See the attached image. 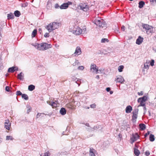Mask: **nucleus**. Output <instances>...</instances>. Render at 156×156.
<instances>
[{
  "label": "nucleus",
  "instance_id": "36",
  "mask_svg": "<svg viewBox=\"0 0 156 156\" xmlns=\"http://www.w3.org/2000/svg\"><path fill=\"white\" fill-rule=\"evenodd\" d=\"M138 109H135L133 112V114L135 115H137L138 113Z\"/></svg>",
  "mask_w": 156,
  "mask_h": 156
},
{
  "label": "nucleus",
  "instance_id": "28",
  "mask_svg": "<svg viewBox=\"0 0 156 156\" xmlns=\"http://www.w3.org/2000/svg\"><path fill=\"white\" fill-rule=\"evenodd\" d=\"M149 140L151 141H154L155 140L154 135L152 134H151L150 135Z\"/></svg>",
  "mask_w": 156,
  "mask_h": 156
},
{
  "label": "nucleus",
  "instance_id": "56",
  "mask_svg": "<svg viewBox=\"0 0 156 156\" xmlns=\"http://www.w3.org/2000/svg\"><path fill=\"white\" fill-rule=\"evenodd\" d=\"M110 90L111 89L110 87H107L106 88V90L108 92H109Z\"/></svg>",
  "mask_w": 156,
  "mask_h": 156
},
{
  "label": "nucleus",
  "instance_id": "61",
  "mask_svg": "<svg viewBox=\"0 0 156 156\" xmlns=\"http://www.w3.org/2000/svg\"><path fill=\"white\" fill-rule=\"evenodd\" d=\"M113 93V92L112 91H110V94H112Z\"/></svg>",
  "mask_w": 156,
  "mask_h": 156
},
{
  "label": "nucleus",
  "instance_id": "59",
  "mask_svg": "<svg viewBox=\"0 0 156 156\" xmlns=\"http://www.w3.org/2000/svg\"><path fill=\"white\" fill-rule=\"evenodd\" d=\"M54 103H55L56 104H59L58 103V101H55L54 102H53Z\"/></svg>",
  "mask_w": 156,
  "mask_h": 156
},
{
  "label": "nucleus",
  "instance_id": "48",
  "mask_svg": "<svg viewBox=\"0 0 156 156\" xmlns=\"http://www.w3.org/2000/svg\"><path fill=\"white\" fill-rule=\"evenodd\" d=\"M154 60H152L150 62V65L151 66H153L154 65Z\"/></svg>",
  "mask_w": 156,
  "mask_h": 156
},
{
  "label": "nucleus",
  "instance_id": "23",
  "mask_svg": "<svg viewBox=\"0 0 156 156\" xmlns=\"http://www.w3.org/2000/svg\"><path fill=\"white\" fill-rule=\"evenodd\" d=\"M7 17L8 19H13L14 18V16L12 13H10L8 14Z\"/></svg>",
  "mask_w": 156,
  "mask_h": 156
},
{
  "label": "nucleus",
  "instance_id": "12",
  "mask_svg": "<svg viewBox=\"0 0 156 156\" xmlns=\"http://www.w3.org/2000/svg\"><path fill=\"white\" fill-rule=\"evenodd\" d=\"M18 70V68L16 66H13L9 68L8 70L9 73H13L15 71H17Z\"/></svg>",
  "mask_w": 156,
  "mask_h": 156
},
{
  "label": "nucleus",
  "instance_id": "26",
  "mask_svg": "<svg viewBox=\"0 0 156 156\" xmlns=\"http://www.w3.org/2000/svg\"><path fill=\"white\" fill-rule=\"evenodd\" d=\"M35 86L33 85H30L28 86V89L30 91H32L34 89Z\"/></svg>",
  "mask_w": 156,
  "mask_h": 156
},
{
  "label": "nucleus",
  "instance_id": "25",
  "mask_svg": "<svg viewBox=\"0 0 156 156\" xmlns=\"http://www.w3.org/2000/svg\"><path fill=\"white\" fill-rule=\"evenodd\" d=\"M52 7V4L50 2H47V8L48 9H50Z\"/></svg>",
  "mask_w": 156,
  "mask_h": 156
},
{
  "label": "nucleus",
  "instance_id": "21",
  "mask_svg": "<svg viewBox=\"0 0 156 156\" xmlns=\"http://www.w3.org/2000/svg\"><path fill=\"white\" fill-rule=\"evenodd\" d=\"M134 150L135 155L136 156H138L140 153L138 149L135 148H134Z\"/></svg>",
  "mask_w": 156,
  "mask_h": 156
},
{
  "label": "nucleus",
  "instance_id": "20",
  "mask_svg": "<svg viewBox=\"0 0 156 156\" xmlns=\"http://www.w3.org/2000/svg\"><path fill=\"white\" fill-rule=\"evenodd\" d=\"M140 128L141 130H144L146 128V126L144 124H139Z\"/></svg>",
  "mask_w": 156,
  "mask_h": 156
},
{
  "label": "nucleus",
  "instance_id": "3",
  "mask_svg": "<svg viewBox=\"0 0 156 156\" xmlns=\"http://www.w3.org/2000/svg\"><path fill=\"white\" fill-rule=\"evenodd\" d=\"M94 23L100 27L103 28L106 27V25L104 20L101 18H97L95 20Z\"/></svg>",
  "mask_w": 156,
  "mask_h": 156
},
{
  "label": "nucleus",
  "instance_id": "45",
  "mask_svg": "<svg viewBox=\"0 0 156 156\" xmlns=\"http://www.w3.org/2000/svg\"><path fill=\"white\" fill-rule=\"evenodd\" d=\"M144 67L145 69H148L149 68V66L147 63H145L144 64Z\"/></svg>",
  "mask_w": 156,
  "mask_h": 156
},
{
  "label": "nucleus",
  "instance_id": "5",
  "mask_svg": "<svg viewBox=\"0 0 156 156\" xmlns=\"http://www.w3.org/2000/svg\"><path fill=\"white\" fill-rule=\"evenodd\" d=\"M142 27L143 29H145L147 34H150L154 32V27L151 26L147 24H144L143 25Z\"/></svg>",
  "mask_w": 156,
  "mask_h": 156
},
{
  "label": "nucleus",
  "instance_id": "55",
  "mask_svg": "<svg viewBox=\"0 0 156 156\" xmlns=\"http://www.w3.org/2000/svg\"><path fill=\"white\" fill-rule=\"evenodd\" d=\"M68 5V7L69 5H71L72 4V2H68L67 3H66Z\"/></svg>",
  "mask_w": 156,
  "mask_h": 156
},
{
  "label": "nucleus",
  "instance_id": "54",
  "mask_svg": "<svg viewBox=\"0 0 156 156\" xmlns=\"http://www.w3.org/2000/svg\"><path fill=\"white\" fill-rule=\"evenodd\" d=\"M121 30L122 31H124L125 30V27L124 26H122L121 27Z\"/></svg>",
  "mask_w": 156,
  "mask_h": 156
},
{
  "label": "nucleus",
  "instance_id": "33",
  "mask_svg": "<svg viewBox=\"0 0 156 156\" xmlns=\"http://www.w3.org/2000/svg\"><path fill=\"white\" fill-rule=\"evenodd\" d=\"M80 65V63L79 62V61L77 60H76L74 63L73 65V66H76V65L79 66Z\"/></svg>",
  "mask_w": 156,
  "mask_h": 156
},
{
  "label": "nucleus",
  "instance_id": "13",
  "mask_svg": "<svg viewBox=\"0 0 156 156\" xmlns=\"http://www.w3.org/2000/svg\"><path fill=\"white\" fill-rule=\"evenodd\" d=\"M143 38L140 36H139L138 38L136 39V43L138 45L140 44L143 42Z\"/></svg>",
  "mask_w": 156,
  "mask_h": 156
},
{
  "label": "nucleus",
  "instance_id": "31",
  "mask_svg": "<svg viewBox=\"0 0 156 156\" xmlns=\"http://www.w3.org/2000/svg\"><path fill=\"white\" fill-rule=\"evenodd\" d=\"M22 97L26 100L28 99V97L26 94H22Z\"/></svg>",
  "mask_w": 156,
  "mask_h": 156
},
{
  "label": "nucleus",
  "instance_id": "40",
  "mask_svg": "<svg viewBox=\"0 0 156 156\" xmlns=\"http://www.w3.org/2000/svg\"><path fill=\"white\" fill-rule=\"evenodd\" d=\"M84 67L83 66H79L78 67V69H79V70H83V69H84Z\"/></svg>",
  "mask_w": 156,
  "mask_h": 156
},
{
  "label": "nucleus",
  "instance_id": "2",
  "mask_svg": "<svg viewBox=\"0 0 156 156\" xmlns=\"http://www.w3.org/2000/svg\"><path fill=\"white\" fill-rule=\"evenodd\" d=\"M61 23L59 22H54L50 23L46 27V29L49 32H51L56 29L58 28L60 26Z\"/></svg>",
  "mask_w": 156,
  "mask_h": 156
},
{
  "label": "nucleus",
  "instance_id": "10",
  "mask_svg": "<svg viewBox=\"0 0 156 156\" xmlns=\"http://www.w3.org/2000/svg\"><path fill=\"white\" fill-rule=\"evenodd\" d=\"M90 70L93 72L96 71V73H98V70L96 68V66L95 64H92L90 66Z\"/></svg>",
  "mask_w": 156,
  "mask_h": 156
},
{
  "label": "nucleus",
  "instance_id": "34",
  "mask_svg": "<svg viewBox=\"0 0 156 156\" xmlns=\"http://www.w3.org/2000/svg\"><path fill=\"white\" fill-rule=\"evenodd\" d=\"M123 68L124 66H120L119 67L118 70L119 72H121L122 71Z\"/></svg>",
  "mask_w": 156,
  "mask_h": 156
},
{
  "label": "nucleus",
  "instance_id": "19",
  "mask_svg": "<svg viewBox=\"0 0 156 156\" xmlns=\"http://www.w3.org/2000/svg\"><path fill=\"white\" fill-rule=\"evenodd\" d=\"M23 76H24L22 72H21L19 74H18V76H17V78L18 79L21 80H23Z\"/></svg>",
  "mask_w": 156,
  "mask_h": 156
},
{
  "label": "nucleus",
  "instance_id": "43",
  "mask_svg": "<svg viewBox=\"0 0 156 156\" xmlns=\"http://www.w3.org/2000/svg\"><path fill=\"white\" fill-rule=\"evenodd\" d=\"M27 108H28V109L27 110V114H29V113L30 111L31 108H30V107L29 106H27Z\"/></svg>",
  "mask_w": 156,
  "mask_h": 156
},
{
  "label": "nucleus",
  "instance_id": "57",
  "mask_svg": "<svg viewBox=\"0 0 156 156\" xmlns=\"http://www.w3.org/2000/svg\"><path fill=\"white\" fill-rule=\"evenodd\" d=\"M151 2L154 3V2L156 3V0H150Z\"/></svg>",
  "mask_w": 156,
  "mask_h": 156
},
{
  "label": "nucleus",
  "instance_id": "41",
  "mask_svg": "<svg viewBox=\"0 0 156 156\" xmlns=\"http://www.w3.org/2000/svg\"><path fill=\"white\" fill-rule=\"evenodd\" d=\"M28 5V3L27 2L21 4V6L22 7H25L27 6Z\"/></svg>",
  "mask_w": 156,
  "mask_h": 156
},
{
  "label": "nucleus",
  "instance_id": "53",
  "mask_svg": "<svg viewBox=\"0 0 156 156\" xmlns=\"http://www.w3.org/2000/svg\"><path fill=\"white\" fill-rule=\"evenodd\" d=\"M150 133V131H148L147 133H146L145 135L144 136L145 137H146L148 135H149Z\"/></svg>",
  "mask_w": 156,
  "mask_h": 156
},
{
  "label": "nucleus",
  "instance_id": "39",
  "mask_svg": "<svg viewBox=\"0 0 156 156\" xmlns=\"http://www.w3.org/2000/svg\"><path fill=\"white\" fill-rule=\"evenodd\" d=\"M45 114L43 113H38L37 115L36 116V119L38 118H39L40 116H41V115H44Z\"/></svg>",
  "mask_w": 156,
  "mask_h": 156
},
{
  "label": "nucleus",
  "instance_id": "64",
  "mask_svg": "<svg viewBox=\"0 0 156 156\" xmlns=\"http://www.w3.org/2000/svg\"><path fill=\"white\" fill-rule=\"evenodd\" d=\"M44 115H41V116L42 117H43Z\"/></svg>",
  "mask_w": 156,
  "mask_h": 156
},
{
  "label": "nucleus",
  "instance_id": "24",
  "mask_svg": "<svg viewBox=\"0 0 156 156\" xmlns=\"http://www.w3.org/2000/svg\"><path fill=\"white\" fill-rule=\"evenodd\" d=\"M85 125L87 126L88 127H90V128H88L87 129L88 131H93V129H95V128H97V127H94L93 128H92L90 127V126H89V124L88 123H86L85 124Z\"/></svg>",
  "mask_w": 156,
  "mask_h": 156
},
{
  "label": "nucleus",
  "instance_id": "22",
  "mask_svg": "<svg viewBox=\"0 0 156 156\" xmlns=\"http://www.w3.org/2000/svg\"><path fill=\"white\" fill-rule=\"evenodd\" d=\"M145 5V3L144 1H141L139 3V7L140 8H142Z\"/></svg>",
  "mask_w": 156,
  "mask_h": 156
},
{
  "label": "nucleus",
  "instance_id": "27",
  "mask_svg": "<svg viewBox=\"0 0 156 156\" xmlns=\"http://www.w3.org/2000/svg\"><path fill=\"white\" fill-rule=\"evenodd\" d=\"M94 150L93 149H90L89 155L90 156H95V154L94 152Z\"/></svg>",
  "mask_w": 156,
  "mask_h": 156
},
{
  "label": "nucleus",
  "instance_id": "51",
  "mask_svg": "<svg viewBox=\"0 0 156 156\" xmlns=\"http://www.w3.org/2000/svg\"><path fill=\"white\" fill-rule=\"evenodd\" d=\"M5 90L8 91V92H9V91H10V90H9V87H8V86H6V87H5Z\"/></svg>",
  "mask_w": 156,
  "mask_h": 156
},
{
  "label": "nucleus",
  "instance_id": "38",
  "mask_svg": "<svg viewBox=\"0 0 156 156\" xmlns=\"http://www.w3.org/2000/svg\"><path fill=\"white\" fill-rule=\"evenodd\" d=\"M13 139L12 136H6V140H12Z\"/></svg>",
  "mask_w": 156,
  "mask_h": 156
},
{
  "label": "nucleus",
  "instance_id": "58",
  "mask_svg": "<svg viewBox=\"0 0 156 156\" xmlns=\"http://www.w3.org/2000/svg\"><path fill=\"white\" fill-rule=\"evenodd\" d=\"M55 47L57 48H58V47H59V45H58L57 44H55Z\"/></svg>",
  "mask_w": 156,
  "mask_h": 156
},
{
  "label": "nucleus",
  "instance_id": "62",
  "mask_svg": "<svg viewBox=\"0 0 156 156\" xmlns=\"http://www.w3.org/2000/svg\"><path fill=\"white\" fill-rule=\"evenodd\" d=\"M144 110H146V108L145 107H144Z\"/></svg>",
  "mask_w": 156,
  "mask_h": 156
},
{
  "label": "nucleus",
  "instance_id": "6",
  "mask_svg": "<svg viewBox=\"0 0 156 156\" xmlns=\"http://www.w3.org/2000/svg\"><path fill=\"white\" fill-rule=\"evenodd\" d=\"M80 6L81 9L85 12L89 9V6L85 3H81L80 5Z\"/></svg>",
  "mask_w": 156,
  "mask_h": 156
},
{
  "label": "nucleus",
  "instance_id": "49",
  "mask_svg": "<svg viewBox=\"0 0 156 156\" xmlns=\"http://www.w3.org/2000/svg\"><path fill=\"white\" fill-rule=\"evenodd\" d=\"M137 94L141 96L143 94L144 92L143 91H141L140 92H138Z\"/></svg>",
  "mask_w": 156,
  "mask_h": 156
},
{
  "label": "nucleus",
  "instance_id": "7",
  "mask_svg": "<svg viewBox=\"0 0 156 156\" xmlns=\"http://www.w3.org/2000/svg\"><path fill=\"white\" fill-rule=\"evenodd\" d=\"M115 81L116 83H124V80L123 78L120 75H118L116 76Z\"/></svg>",
  "mask_w": 156,
  "mask_h": 156
},
{
  "label": "nucleus",
  "instance_id": "37",
  "mask_svg": "<svg viewBox=\"0 0 156 156\" xmlns=\"http://www.w3.org/2000/svg\"><path fill=\"white\" fill-rule=\"evenodd\" d=\"M108 40L107 38H102L101 40V42L102 43H105L106 42H108Z\"/></svg>",
  "mask_w": 156,
  "mask_h": 156
},
{
  "label": "nucleus",
  "instance_id": "9",
  "mask_svg": "<svg viewBox=\"0 0 156 156\" xmlns=\"http://www.w3.org/2000/svg\"><path fill=\"white\" fill-rule=\"evenodd\" d=\"M5 127L8 130H10V128L11 126V123L9 120H6L4 123Z\"/></svg>",
  "mask_w": 156,
  "mask_h": 156
},
{
  "label": "nucleus",
  "instance_id": "42",
  "mask_svg": "<svg viewBox=\"0 0 156 156\" xmlns=\"http://www.w3.org/2000/svg\"><path fill=\"white\" fill-rule=\"evenodd\" d=\"M72 79L73 80L75 81L77 83V81H78V80L77 79V78L74 76H73L72 77Z\"/></svg>",
  "mask_w": 156,
  "mask_h": 156
},
{
  "label": "nucleus",
  "instance_id": "60",
  "mask_svg": "<svg viewBox=\"0 0 156 156\" xmlns=\"http://www.w3.org/2000/svg\"><path fill=\"white\" fill-rule=\"evenodd\" d=\"M96 78H97V79H99V76H98V75H97V76H96Z\"/></svg>",
  "mask_w": 156,
  "mask_h": 156
},
{
  "label": "nucleus",
  "instance_id": "11",
  "mask_svg": "<svg viewBox=\"0 0 156 156\" xmlns=\"http://www.w3.org/2000/svg\"><path fill=\"white\" fill-rule=\"evenodd\" d=\"M81 53L82 52L80 48L78 46L76 47L75 50L74 54L75 56H76V55H79L81 54Z\"/></svg>",
  "mask_w": 156,
  "mask_h": 156
},
{
  "label": "nucleus",
  "instance_id": "17",
  "mask_svg": "<svg viewBox=\"0 0 156 156\" xmlns=\"http://www.w3.org/2000/svg\"><path fill=\"white\" fill-rule=\"evenodd\" d=\"M66 111L64 108H62L60 111V113L62 115H64L66 114Z\"/></svg>",
  "mask_w": 156,
  "mask_h": 156
},
{
  "label": "nucleus",
  "instance_id": "30",
  "mask_svg": "<svg viewBox=\"0 0 156 156\" xmlns=\"http://www.w3.org/2000/svg\"><path fill=\"white\" fill-rule=\"evenodd\" d=\"M138 102L139 103H140V104L139 105V106H144L145 105V102L143 101H139V99H138L137 100Z\"/></svg>",
  "mask_w": 156,
  "mask_h": 156
},
{
  "label": "nucleus",
  "instance_id": "18",
  "mask_svg": "<svg viewBox=\"0 0 156 156\" xmlns=\"http://www.w3.org/2000/svg\"><path fill=\"white\" fill-rule=\"evenodd\" d=\"M139 101H143L145 102L147 101V97L146 96H144L143 97L140 98L138 99Z\"/></svg>",
  "mask_w": 156,
  "mask_h": 156
},
{
  "label": "nucleus",
  "instance_id": "46",
  "mask_svg": "<svg viewBox=\"0 0 156 156\" xmlns=\"http://www.w3.org/2000/svg\"><path fill=\"white\" fill-rule=\"evenodd\" d=\"M96 105L95 104H93L90 105V107L92 108H94L96 107Z\"/></svg>",
  "mask_w": 156,
  "mask_h": 156
},
{
  "label": "nucleus",
  "instance_id": "4",
  "mask_svg": "<svg viewBox=\"0 0 156 156\" xmlns=\"http://www.w3.org/2000/svg\"><path fill=\"white\" fill-rule=\"evenodd\" d=\"M72 32L73 34L76 35H80L81 34H86L87 33L85 28H84L82 29L78 27L74 28L72 30Z\"/></svg>",
  "mask_w": 156,
  "mask_h": 156
},
{
  "label": "nucleus",
  "instance_id": "47",
  "mask_svg": "<svg viewBox=\"0 0 156 156\" xmlns=\"http://www.w3.org/2000/svg\"><path fill=\"white\" fill-rule=\"evenodd\" d=\"M49 36V33H46L44 35L45 37H48Z\"/></svg>",
  "mask_w": 156,
  "mask_h": 156
},
{
  "label": "nucleus",
  "instance_id": "32",
  "mask_svg": "<svg viewBox=\"0 0 156 156\" xmlns=\"http://www.w3.org/2000/svg\"><path fill=\"white\" fill-rule=\"evenodd\" d=\"M37 30L36 29H35L32 32V37H34L37 34Z\"/></svg>",
  "mask_w": 156,
  "mask_h": 156
},
{
  "label": "nucleus",
  "instance_id": "44",
  "mask_svg": "<svg viewBox=\"0 0 156 156\" xmlns=\"http://www.w3.org/2000/svg\"><path fill=\"white\" fill-rule=\"evenodd\" d=\"M16 94L17 95H22L20 91L19 90L16 91Z\"/></svg>",
  "mask_w": 156,
  "mask_h": 156
},
{
  "label": "nucleus",
  "instance_id": "15",
  "mask_svg": "<svg viewBox=\"0 0 156 156\" xmlns=\"http://www.w3.org/2000/svg\"><path fill=\"white\" fill-rule=\"evenodd\" d=\"M132 110V108L130 105L127 106L126 108V112L127 113H130Z\"/></svg>",
  "mask_w": 156,
  "mask_h": 156
},
{
  "label": "nucleus",
  "instance_id": "63",
  "mask_svg": "<svg viewBox=\"0 0 156 156\" xmlns=\"http://www.w3.org/2000/svg\"><path fill=\"white\" fill-rule=\"evenodd\" d=\"M8 74L7 73L6 74H5V76H8Z\"/></svg>",
  "mask_w": 156,
  "mask_h": 156
},
{
  "label": "nucleus",
  "instance_id": "1",
  "mask_svg": "<svg viewBox=\"0 0 156 156\" xmlns=\"http://www.w3.org/2000/svg\"><path fill=\"white\" fill-rule=\"evenodd\" d=\"M37 49L39 50L44 51L51 48L52 46L46 43H41V44H36L33 45Z\"/></svg>",
  "mask_w": 156,
  "mask_h": 156
},
{
  "label": "nucleus",
  "instance_id": "35",
  "mask_svg": "<svg viewBox=\"0 0 156 156\" xmlns=\"http://www.w3.org/2000/svg\"><path fill=\"white\" fill-rule=\"evenodd\" d=\"M137 118V115H133L132 116V121L134 122V120H135V121H136V119Z\"/></svg>",
  "mask_w": 156,
  "mask_h": 156
},
{
  "label": "nucleus",
  "instance_id": "52",
  "mask_svg": "<svg viewBox=\"0 0 156 156\" xmlns=\"http://www.w3.org/2000/svg\"><path fill=\"white\" fill-rule=\"evenodd\" d=\"M59 7V5H58V4H55V9L58 8Z\"/></svg>",
  "mask_w": 156,
  "mask_h": 156
},
{
  "label": "nucleus",
  "instance_id": "50",
  "mask_svg": "<svg viewBox=\"0 0 156 156\" xmlns=\"http://www.w3.org/2000/svg\"><path fill=\"white\" fill-rule=\"evenodd\" d=\"M145 154L146 156H148L150 155V153L148 151H147L145 153Z\"/></svg>",
  "mask_w": 156,
  "mask_h": 156
},
{
  "label": "nucleus",
  "instance_id": "8",
  "mask_svg": "<svg viewBox=\"0 0 156 156\" xmlns=\"http://www.w3.org/2000/svg\"><path fill=\"white\" fill-rule=\"evenodd\" d=\"M139 136L138 134L136 133L134 134H133L131 138V144H133L135 141H136L137 139L139 138Z\"/></svg>",
  "mask_w": 156,
  "mask_h": 156
},
{
  "label": "nucleus",
  "instance_id": "14",
  "mask_svg": "<svg viewBox=\"0 0 156 156\" xmlns=\"http://www.w3.org/2000/svg\"><path fill=\"white\" fill-rule=\"evenodd\" d=\"M47 103L51 105L53 108H55L57 107V106H58L59 104H56L55 103L53 102H50L48 101H47Z\"/></svg>",
  "mask_w": 156,
  "mask_h": 156
},
{
  "label": "nucleus",
  "instance_id": "16",
  "mask_svg": "<svg viewBox=\"0 0 156 156\" xmlns=\"http://www.w3.org/2000/svg\"><path fill=\"white\" fill-rule=\"evenodd\" d=\"M61 9H67L68 7V5L66 3H64L60 7Z\"/></svg>",
  "mask_w": 156,
  "mask_h": 156
},
{
  "label": "nucleus",
  "instance_id": "29",
  "mask_svg": "<svg viewBox=\"0 0 156 156\" xmlns=\"http://www.w3.org/2000/svg\"><path fill=\"white\" fill-rule=\"evenodd\" d=\"M14 14L17 17H19L21 15L20 12L18 10L15 11L14 12Z\"/></svg>",
  "mask_w": 156,
  "mask_h": 156
}]
</instances>
